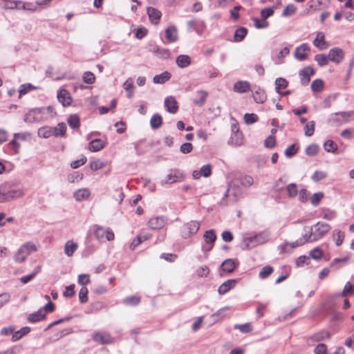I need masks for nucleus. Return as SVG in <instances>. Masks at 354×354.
I'll return each instance as SVG.
<instances>
[{
    "label": "nucleus",
    "mask_w": 354,
    "mask_h": 354,
    "mask_svg": "<svg viewBox=\"0 0 354 354\" xmlns=\"http://www.w3.org/2000/svg\"><path fill=\"white\" fill-rule=\"evenodd\" d=\"M23 195V191L12 184L6 183L0 185V203L19 198Z\"/></svg>",
    "instance_id": "f257e3e1"
},
{
    "label": "nucleus",
    "mask_w": 354,
    "mask_h": 354,
    "mask_svg": "<svg viewBox=\"0 0 354 354\" xmlns=\"http://www.w3.org/2000/svg\"><path fill=\"white\" fill-rule=\"evenodd\" d=\"M37 250L36 245L30 242L24 243L18 250L17 252L14 257V259L17 263H21L24 261L26 257L32 252Z\"/></svg>",
    "instance_id": "f03ea898"
},
{
    "label": "nucleus",
    "mask_w": 354,
    "mask_h": 354,
    "mask_svg": "<svg viewBox=\"0 0 354 354\" xmlns=\"http://www.w3.org/2000/svg\"><path fill=\"white\" fill-rule=\"evenodd\" d=\"M200 223L197 221H191L181 227V235L183 239H188L195 234L200 228Z\"/></svg>",
    "instance_id": "7ed1b4c3"
},
{
    "label": "nucleus",
    "mask_w": 354,
    "mask_h": 354,
    "mask_svg": "<svg viewBox=\"0 0 354 354\" xmlns=\"http://www.w3.org/2000/svg\"><path fill=\"white\" fill-rule=\"evenodd\" d=\"M313 227V241H317L324 237L330 230V225L326 223L317 222Z\"/></svg>",
    "instance_id": "20e7f679"
},
{
    "label": "nucleus",
    "mask_w": 354,
    "mask_h": 354,
    "mask_svg": "<svg viewBox=\"0 0 354 354\" xmlns=\"http://www.w3.org/2000/svg\"><path fill=\"white\" fill-rule=\"evenodd\" d=\"M93 340L102 345L111 344L113 342V338L108 332H95L92 335Z\"/></svg>",
    "instance_id": "39448f33"
},
{
    "label": "nucleus",
    "mask_w": 354,
    "mask_h": 354,
    "mask_svg": "<svg viewBox=\"0 0 354 354\" xmlns=\"http://www.w3.org/2000/svg\"><path fill=\"white\" fill-rule=\"evenodd\" d=\"M328 55L330 61L339 64L344 58V51L340 48L335 47L329 50Z\"/></svg>",
    "instance_id": "423d86ee"
},
{
    "label": "nucleus",
    "mask_w": 354,
    "mask_h": 354,
    "mask_svg": "<svg viewBox=\"0 0 354 354\" xmlns=\"http://www.w3.org/2000/svg\"><path fill=\"white\" fill-rule=\"evenodd\" d=\"M310 48L307 44H302L295 48L294 56L298 61H304L308 57Z\"/></svg>",
    "instance_id": "0eeeda50"
},
{
    "label": "nucleus",
    "mask_w": 354,
    "mask_h": 354,
    "mask_svg": "<svg viewBox=\"0 0 354 354\" xmlns=\"http://www.w3.org/2000/svg\"><path fill=\"white\" fill-rule=\"evenodd\" d=\"M189 30H194L198 34H201L205 28V24L203 21L198 19H194L187 22Z\"/></svg>",
    "instance_id": "6e6552de"
},
{
    "label": "nucleus",
    "mask_w": 354,
    "mask_h": 354,
    "mask_svg": "<svg viewBox=\"0 0 354 354\" xmlns=\"http://www.w3.org/2000/svg\"><path fill=\"white\" fill-rule=\"evenodd\" d=\"M167 223V218L162 216L152 217L148 221L149 227L152 230H160Z\"/></svg>",
    "instance_id": "1a4fd4ad"
},
{
    "label": "nucleus",
    "mask_w": 354,
    "mask_h": 354,
    "mask_svg": "<svg viewBox=\"0 0 354 354\" xmlns=\"http://www.w3.org/2000/svg\"><path fill=\"white\" fill-rule=\"evenodd\" d=\"M315 74L314 69L310 66H306L299 71V77L302 85H307L310 80V76Z\"/></svg>",
    "instance_id": "9d476101"
},
{
    "label": "nucleus",
    "mask_w": 354,
    "mask_h": 354,
    "mask_svg": "<svg viewBox=\"0 0 354 354\" xmlns=\"http://www.w3.org/2000/svg\"><path fill=\"white\" fill-rule=\"evenodd\" d=\"M58 101L64 106H69L72 102V98L69 92L64 88L60 89L57 93Z\"/></svg>",
    "instance_id": "9b49d317"
},
{
    "label": "nucleus",
    "mask_w": 354,
    "mask_h": 354,
    "mask_svg": "<svg viewBox=\"0 0 354 354\" xmlns=\"http://www.w3.org/2000/svg\"><path fill=\"white\" fill-rule=\"evenodd\" d=\"M270 233L268 231L261 232L256 235L246 239L249 243L256 242L257 244H261L266 242L269 238Z\"/></svg>",
    "instance_id": "f8f14e48"
},
{
    "label": "nucleus",
    "mask_w": 354,
    "mask_h": 354,
    "mask_svg": "<svg viewBox=\"0 0 354 354\" xmlns=\"http://www.w3.org/2000/svg\"><path fill=\"white\" fill-rule=\"evenodd\" d=\"M66 125L64 122H59L56 127H50L52 136L64 138L66 136Z\"/></svg>",
    "instance_id": "ddd939ff"
},
{
    "label": "nucleus",
    "mask_w": 354,
    "mask_h": 354,
    "mask_svg": "<svg viewBox=\"0 0 354 354\" xmlns=\"http://www.w3.org/2000/svg\"><path fill=\"white\" fill-rule=\"evenodd\" d=\"M165 107L169 113H176L178 110V106L175 97L173 96L167 97L165 100Z\"/></svg>",
    "instance_id": "4468645a"
},
{
    "label": "nucleus",
    "mask_w": 354,
    "mask_h": 354,
    "mask_svg": "<svg viewBox=\"0 0 354 354\" xmlns=\"http://www.w3.org/2000/svg\"><path fill=\"white\" fill-rule=\"evenodd\" d=\"M313 43L315 46L320 50H324L328 46V44L325 40V35L322 32H317V37Z\"/></svg>",
    "instance_id": "2eb2a0df"
},
{
    "label": "nucleus",
    "mask_w": 354,
    "mask_h": 354,
    "mask_svg": "<svg viewBox=\"0 0 354 354\" xmlns=\"http://www.w3.org/2000/svg\"><path fill=\"white\" fill-rule=\"evenodd\" d=\"M238 280L237 279H228L226 281L223 282L218 289V292L220 295H224L227 293L229 290H230L232 288L235 286Z\"/></svg>",
    "instance_id": "dca6fc26"
},
{
    "label": "nucleus",
    "mask_w": 354,
    "mask_h": 354,
    "mask_svg": "<svg viewBox=\"0 0 354 354\" xmlns=\"http://www.w3.org/2000/svg\"><path fill=\"white\" fill-rule=\"evenodd\" d=\"M147 14L151 22L155 25L159 24L162 13L157 9L149 7L147 8Z\"/></svg>",
    "instance_id": "f3484780"
},
{
    "label": "nucleus",
    "mask_w": 354,
    "mask_h": 354,
    "mask_svg": "<svg viewBox=\"0 0 354 354\" xmlns=\"http://www.w3.org/2000/svg\"><path fill=\"white\" fill-rule=\"evenodd\" d=\"M234 91L239 93H247L250 91V84L247 81H238L234 84Z\"/></svg>",
    "instance_id": "a211bd4d"
},
{
    "label": "nucleus",
    "mask_w": 354,
    "mask_h": 354,
    "mask_svg": "<svg viewBox=\"0 0 354 354\" xmlns=\"http://www.w3.org/2000/svg\"><path fill=\"white\" fill-rule=\"evenodd\" d=\"M255 88L253 94L254 100L258 104H263L266 100L267 95L259 86H255Z\"/></svg>",
    "instance_id": "6ab92c4d"
},
{
    "label": "nucleus",
    "mask_w": 354,
    "mask_h": 354,
    "mask_svg": "<svg viewBox=\"0 0 354 354\" xmlns=\"http://www.w3.org/2000/svg\"><path fill=\"white\" fill-rule=\"evenodd\" d=\"M46 316V313L44 312V310L39 309L37 311L29 314L27 319L29 322L36 323L44 319Z\"/></svg>",
    "instance_id": "aec40b11"
},
{
    "label": "nucleus",
    "mask_w": 354,
    "mask_h": 354,
    "mask_svg": "<svg viewBox=\"0 0 354 354\" xmlns=\"http://www.w3.org/2000/svg\"><path fill=\"white\" fill-rule=\"evenodd\" d=\"M236 267L235 261L232 259H225L221 265V269L223 272L228 273L232 272Z\"/></svg>",
    "instance_id": "412c9836"
},
{
    "label": "nucleus",
    "mask_w": 354,
    "mask_h": 354,
    "mask_svg": "<svg viewBox=\"0 0 354 354\" xmlns=\"http://www.w3.org/2000/svg\"><path fill=\"white\" fill-rule=\"evenodd\" d=\"M31 329L28 326L22 327L17 331H14L13 335H12L11 341L12 342H15L19 339H21L23 337L26 336L30 332Z\"/></svg>",
    "instance_id": "4be33fe9"
},
{
    "label": "nucleus",
    "mask_w": 354,
    "mask_h": 354,
    "mask_svg": "<svg viewBox=\"0 0 354 354\" xmlns=\"http://www.w3.org/2000/svg\"><path fill=\"white\" fill-rule=\"evenodd\" d=\"M166 38L170 43H174L178 40L177 29L175 26H169L165 30Z\"/></svg>",
    "instance_id": "5701e85b"
},
{
    "label": "nucleus",
    "mask_w": 354,
    "mask_h": 354,
    "mask_svg": "<svg viewBox=\"0 0 354 354\" xmlns=\"http://www.w3.org/2000/svg\"><path fill=\"white\" fill-rule=\"evenodd\" d=\"M105 147L104 142L99 138L94 139L89 142L88 149L91 151L96 152Z\"/></svg>",
    "instance_id": "b1692460"
},
{
    "label": "nucleus",
    "mask_w": 354,
    "mask_h": 354,
    "mask_svg": "<svg viewBox=\"0 0 354 354\" xmlns=\"http://www.w3.org/2000/svg\"><path fill=\"white\" fill-rule=\"evenodd\" d=\"M171 75L168 71H165L160 75H156L153 78V82L155 84H164L170 80Z\"/></svg>",
    "instance_id": "393cba45"
},
{
    "label": "nucleus",
    "mask_w": 354,
    "mask_h": 354,
    "mask_svg": "<svg viewBox=\"0 0 354 354\" xmlns=\"http://www.w3.org/2000/svg\"><path fill=\"white\" fill-rule=\"evenodd\" d=\"M243 135L238 129L236 131H233L229 144L236 146H239L242 143Z\"/></svg>",
    "instance_id": "a878e982"
},
{
    "label": "nucleus",
    "mask_w": 354,
    "mask_h": 354,
    "mask_svg": "<svg viewBox=\"0 0 354 354\" xmlns=\"http://www.w3.org/2000/svg\"><path fill=\"white\" fill-rule=\"evenodd\" d=\"M301 245H303V241H301V240H300V239H297L295 241L291 242V243L286 242L283 245L280 246L281 252V253L290 252L291 250H288L287 249L288 246H291V248L293 249V248H297L298 246H301Z\"/></svg>",
    "instance_id": "bb28decb"
},
{
    "label": "nucleus",
    "mask_w": 354,
    "mask_h": 354,
    "mask_svg": "<svg viewBox=\"0 0 354 354\" xmlns=\"http://www.w3.org/2000/svg\"><path fill=\"white\" fill-rule=\"evenodd\" d=\"M91 194L90 191L88 189L83 188L80 189L75 192L74 193V198L77 201H82L83 200H85L89 197Z\"/></svg>",
    "instance_id": "cd10ccee"
},
{
    "label": "nucleus",
    "mask_w": 354,
    "mask_h": 354,
    "mask_svg": "<svg viewBox=\"0 0 354 354\" xmlns=\"http://www.w3.org/2000/svg\"><path fill=\"white\" fill-rule=\"evenodd\" d=\"M354 295V285L351 284L349 281H348L345 284L343 291L342 292L335 294V297H346L347 295Z\"/></svg>",
    "instance_id": "c85d7f7f"
},
{
    "label": "nucleus",
    "mask_w": 354,
    "mask_h": 354,
    "mask_svg": "<svg viewBox=\"0 0 354 354\" xmlns=\"http://www.w3.org/2000/svg\"><path fill=\"white\" fill-rule=\"evenodd\" d=\"M248 33V29L245 27L238 28L234 35V41L240 42L243 40Z\"/></svg>",
    "instance_id": "c756f323"
},
{
    "label": "nucleus",
    "mask_w": 354,
    "mask_h": 354,
    "mask_svg": "<svg viewBox=\"0 0 354 354\" xmlns=\"http://www.w3.org/2000/svg\"><path fill=\"white\" fill-rule=\"evenodd\" d=\"M191 64V59L187 55H180L176 58V64L180 68H186Z\"/></svg>",
    "instance_id": "7c9ffc66"
},
{
    "label": "nucleus",
    "mask_w": 354,
    "mask_h": 354,
    "mask_svg": "<svg viewBox=\"0 0 354 354\" xmlns=\"http://www.w3.org/2000/svg\"><path fill=\"white\" fill-rule=\"evenodd\" d=\"M67 122L69 127L73 129H77L80 126V119L77 114H73L68 116Z\"/></svg>",
    "instance_id": "2f4dec72"
},
{
    "label": "nucleus",
    "mask_w": 354,
    "mask_h": 354,
    "mask_svg": "<svg viewBox=\"0 0 354 354\" xmlns=\"http://www.w3.org/2000/svg\"><path fill=\"white\" fill-rule=\"evenodd\" d=\"M162 124V118L158 113H156L152 115L150 120L151 127L153 129H157Z\"/></svg>",
    "instance_id": "473e14b6"
},
{
    "label": "nucleus",
    "mask_w": 354,
    "mask_h": 354,
    "mask_svg": "<svg viewBox=\"0 0 354 354\" xmlns=\"http://www.w3.org/2000/svg\"><path fill=\"white\" fill-rule=\"evenodd\" d=\"M306 234L303 235V237L299 238L301 241H303V245L307 242H313V227L305 226L304 228Z\"/></svg>",
    "instance_id": "72a5a7b5"
},
{
    "label": "nucleus",
    "mask_w": 354,
    "mask_h": 354,
    "mask_svg": "<svg viewBox=\"0 0 354 354\" xmlns=\"http://www.w3.org/2000/svg\"><path fill=\"white\" fill-rule=\"evenodd\" d=\"M197 95H198V98L194 100V103L198 106H202L207 97V93L203 90H200L197 91Z\"/></svg>",
    "instance_id": "f704fd0d"
},
{
    "label": "nucleus",
    "mask_w": 354,
    "mask_h": 354,
    "mask_svg": "<svg viewBox=\"0 0 354 354\" xmlns=\"http://www.w3.org/2000/svg\"><path fill=\"white\" fill-rule=\"evenodd\" d=\"M203 238L206 243L213 245L216 239V235L214 230H209L205 232Z\"/></svg>",
    "instance_id": "c9c22d12"
},
{
    "label": "nucleus",
    "mask_w": 354,
    "mask_h": 354,
    "mask_svg": "<svg viewBox=\"0 0 354 354\" xmlns=\"http://www.w3.org/2000/svg\"><path fill=\"white\" fill-rule=\"evenodd\" d=\"M77 248V243H73V241H68L66 242L64 247V252L68 257H71Z\"/></svg>",
    "instance_id": "e433bc0d"
},
{
    "label": "nucleus",
    "mask_w": 354,
    "mask_h": 354,
    "mask_svg": "<svg viewBox=\"0 0 354 354\" xmlns=\"http://www.w3.org/2000/svg\"><path fill=\"white\" fill-rule=\"evenodd\" d=\"M37 135L39 138H48L52 136L51 129L50 126H44L39 128Z\"/></svg>",
    "instance_id": "4c0bfd02"
},
{
    "label": "nucleus",
    "mask_w": 354,
    "mask_h": 354,
    "mask_svg": "<svg viewBox=\"0 0 354 354\" xmlns=\"http://www.w3.org/2000/svg\"><path fill=\"white\" fill-rule=\"evenodd\" d=\"M315 60L317 62V64L323 67L328 64L329 59L328 55L324 54H317L315 56Z\"/></svg>",
    "instance_id": "58836bf2"
},
{
    "label": "nucleus",
    "mask_w": 354,
    "mask_h": 354,
    "mask_svg": "<svg viewBox=\"0 0 354 354\" xmlns=\"http://www.w3.org/2000/svg\"><path fill=\"white\" fill-rule=\"evenodd\" d=\"M324 149L327 152L335 153L337 150V145L332 140H326L324 144Z\"/></svg>",
    "instance_id": "ea45409f"
},
{
    "label": "nucleus",
    "mask_w": 354,
    "mask_h": 354,
    "mask_svg": "<svg viewBox=\"0 0 354 354\" xmlns=\"http://www.w3.org/2000/svg\"><path fill=\"white\" fill-rule=\"evenodd\" d=\"M275 90L279 93L280 88H286L288 86V82L283 77H278L275 80Z\"/></svg>",
    "instance_id": "a19ab883"
},
{
    "label": "nucleus",
    "mask_w": 354,
    "mask_h": 354,
    "mask_svg": "<svg viewBox=\"0 0 354 354\" xmlns=\"http://www.w3.org/2000/svg\"><path fill=\"white\" fill-rule=\"evenodd\" d=\"M140 301V297L136 295L127 297L126 298L124 299V303L125 304L133 306L138 305Z\"/></svg>",
    "instance_id": "79ce46f5"
},
{
    "label": "nucleus",
    "mask_w": 354,
    "mask_h": 354,
    "mask_svg": "<svg viewBox=\"0 0 354 354\" xmlns=\"http://www.w3.org/2000/svg\"><path fill=\"white\" fill-rule=\"evenodd\" d=\"M324 82L321 79H317L313 81L311 84V89L313 92H319L324 88Z\"/></svg>",
    "instance_id": "37998d69"
},
{
    "label": "nucleus",
    "mask_w": 354,
    "mask_h": 354,
    "mask_svg": "<svg viewBox=\"0 0 354 354\" xmlns=\"http://www.w3.org/2000/svg\"><path fill=\"white\" fill-rule=\"evenodd\" d=\"M273 268L270 266H264L259 272V278L264 279L270 276L273 272Z\"/></svg>",
    "instance_id": "c03bdc74"
},
{
    "label": "nucleus",
    "mask_w": 354,
    "mask_h": 354,
    "mask_svg": "<svg viewBox=\"0 0 354 354\" xmlns=\"http://www.w3.org/2000/svg\"><path fill=\"white\" fill-rule=\"evenodd\" d=\"M36 113H39L40 111L39 110H32L27 113L24 118V122L27 123H33L36 122L37 120L35 115Z\"/></svg>",
    "instance_id": "a18cd8bd"
},
{
    "label": "nucleus",
    "mask_w": 354,
    "mask_h": 354,
    "mask_svg": "<svg viewBox=\"0 0 354 354\" xmlns=\"http://www.w3.org/2000/svg\"><path fill=\"white\" fill-rule=\"evenodd\" d=\"M240 183L243 187H250L253 185L254 180L253 178L250 175H244L240 176Z\"/></svg>",
    "instance_id": "49530a36"
},
{
    "label": "nucleus",
    "mask_w": 354,
    "mask_h": 354,
    "mask_svg": "<svg viewBox=\"0 0 354 354\" xmlns=\"http://www.w3.org/2000/svg\"><path fill=\"white\" fill-rule=\"evenodd\" d=\"M323 256V251L319 248H315L309 252V259L312 258L315 260L320 259Z\"/></svg>",
    "instance_id": "de8ad7c7"
},
{
    "label": "nucleus",
    "mask_w": 354,
    "mask_h": 354,
    "mask_svg": "<svg viewBox=\"0 0 354 354\" xmlns=\"http://www.w3.org/2000/svg\"><path fill=\"white\" fill-rule=\"evenodd\" d=\"M319 151V147L316 144H311L308 145L305 150L306 153L310 156H314L317 154Z\"/></svg>",
    "instance_id": "09e8293b"
},
{
    "label": "nucleus",
    "mask_w": 354,
    "mask_h": 354,
    "mask_svg": "<svg viewBox=\"0 0 354 354\" xmlns=\"http://www.w3.org/2000/svg\"><path fill=\"white\" fill-rule=\"evenodd\" d=\"M324 198V193L322 192H317L315 194H314L312 197L310 198V203L311 204L316 207L317 206L321 200Z\"/></svg>",
    "instance_id": "8fccbe9b"
},
{
    "label": "nucleus",
    "mask_w": 354,
    "mask_h": 354,
    "mask_svg": "<svg viewBox=\"0 0 354 354\" xmlns=\"http://www.w3.org/2000/svg\"><path fill=\"white\" fill-rule=\"evenodd\" d=\"M297 151L298 147L296 144H292L285 150L284 154L287 158H292L297 153Z\"/></svg>",
    "instance_id": "3c124183"
},
{
    "label": "nucleus",
    "mask_w": 354,
    "mask_h": 354,
    "mask_svg": "<svg viewBox=\"0 0 354 354\" xmlns=\"http://www.w3.org/2000/svg\"><path fill=\"white\" fill-rule=\"evenodd\" d=\"M327 176V174L322 171H315L311 176V179L314 182H319L324 179Z\"/></svg>",
    "instance_id": "603ef678"
},
{
    "label": "nucleus",
    "mask_w": 354,
    "mask_h": 354,
    "mask_svg": "<svg viewBox=\"0 0 354 354\" xmlns=\"http://www.w3.org/2000/svg\"><path fill=\"white\" fill-rule=\"evenodd\" d=\"M82 79L85 83L92 84L95 82V77L93 73L87 71L83 74Z\"/></svg>",
    "instance_id": "864d4df0"
},
{
    "label": "nucleus",
    "mask_w": 354,
    "mask_h": 354,
    "mask_svg": "<svg viewBox=\"0 0 354 354\" xmlns=\"http://www.w3.org/2000/svg\"><path fill=\"white\" fill-rule=\"evenodd\" d=\"M171 172L172 176H174V179H172L171 183L181 181L184 178L183 173L179 169H173L171 170Z\"/></svg>",
    "instance_id": "5fc2aeb1"
},
{
    "label": "nucleus",
    "mask_w": 354,
    "mask_h": 354,
    "mask_svg": "<svg viewBox=\"0 0 354 354\" xmlns=\"http://www.w3.org/2000/svg\"><path fill=\"white\" fill-rule=\"evenodd\" d=\"M315 123L314 121H310L306 124L304 130L305 135L306 136L310 137L313 135L315 131Z\"/></svg>",
    "instance_id": "6e6d98bb"
},
{
    "label": "nucleus",
    "mask_w": 354,
    "mask_h": 354,
    "mask_svg": "<svg viewBox=\"0 0 354 354\" xmlns=\"http://www.w3.org/2000/svg\"><path fill=\"white\" fill-rule=\"evenodd\" d=\"M88 289L86 287L81 288L79 292V300L81 304H85L88 301Z\"/></svg>",
    "instance_id": "4d7b16f0"
},
{
    "label": "nucleus",
    "mask_w": 354,
    "mask_h": 354,
    "mask_svg": "<svg viewBox=\"0 0 354 354\" xmlns=\"http://www.w3.org/2000/svg\"><path fill=\"white\" fill-rule=\"evenodd\" d=\"M258 120V116L255 113H245L244 115V121L247 124H252Z\"/></svg>",
    "instance_id": "13d9d810"
},
{
    "label": "nucleus",
    "mask_w": 354,
    "mask_h": 354,
    "mask_svg": "<svg viewBox=\"0 0 354 354\" xmlns=\"http://www.w3.org/2000/svg\"><path fill=\"white\" fill-rule=\"evenodd\" d=\"M287 192L289 197L294 198L298 194L297 185L295 183H290L287 186Z\"/></svg>",
    "instance_id": "bf43d9fd"
},
{
    "label": "nucleus",
    "mask_w": 354,
    "mask_h": 354,
    "mask_svg": "<svg viewBox=\"0 0 354 354\" xmlns=\"http://www.w3.org/2000/svg\"><path fill=\"white\" fill-rule=\"evenodd\" d=\"M296 7L290 3L288 4L283 10L282 16L283 17H289L293 15L296 12Z\"/></svg>",
    "instance_id": "052dcab7"
},
{
    "label": "nucleus",
    "mask_w": 354,
    "mask_h": 354,
    "mask_svg": "<svg viewBox=\"0 0 354 354\" xmlns=\"http://www.w3.org/2000/svg\"><path fill=\"white\" fill-rule=\"evenodd\" d=\"M234 328L239 329L243 333H248L252 330V328L249 323H245L244 324H236L234 326Z\"/></svg>",
    "instance_id": "680f3d73"
},
{
    "label": "nucleus",
    "mask_w": 354,
    "mask_h": 354,
    "mask_svg": "<svg viewBox=\"0 0 354 354\" xmlns=\"http://www.w3.org/2000/svg\"><path fill=\"white\" fill-rule=\"evenodd\" d=\"M106 231L102 227L97 226L94 232V234L99 241H103L105 237Z\"/></svg>",
    "instance_id": "e2e57ef3"
},
{
    "label": "nucleus",
    "mask_w": 354,
    "mask_h": 354,
    "mask_svg": "<svg viewBox=\"0 0 354 354\" xmlns=\"http://www.w3.org/2000/svg\"><path fill=\"white\" fill-rule=\"evenodd\" d=\"M254 26L258 29L266 28L268 26V22L264 19H259L258 18L252 19Z\"/></svg>",
    "instance_id": "0e129e2a"
},
{
    "label": "nucleus",
    "mask_w": 354,
    "mask_h": 354,
    "mask_svg": "<svg viewBox=\"0 0 354 354\" xmlns=\"http://www.w3.org/2000/svg\"><path fill=\"white\" fill-rule=\"evenodd\" d=\"M209 273V269L207 266L199 267L196 270V274L199 277H207Z\"/></svg>",
    "instance_id": "69168bd1"
},
{
    "label": "nucleus",
    "mask_w": 354,
    "mask_h": 354,
    "mask_svg": "<svg viewBox=\"0 0 354 354\" xmlns=\"http://www.w3.org/2000/svg\"><path fill=\"white\" fill-rule=\"evenodd\" d=\"M200 171H201V174L203 177H205V178L209 177L212 173V167L209 164L205 165L201 167Z\"/></svg>",
    "instance_id": "338daca9"
},
{
    "label": "nucleus",
    "mask_w": 354,
    "mask_h": 354,
    "mask_svg": "<svg viewBox=\"0 0 354 354\" xmlns=\"http://www.w3.org/2000/svg\"><path fill=\"white\" fill-rule=\"evenodd\" d=\"M264 145L267 148L272 149L276 145V140L273 136H269L264 141Z\"/></svg>",
    "instance_id": "774afa93"
}]
</instances>
